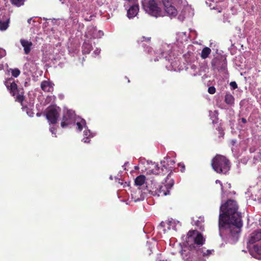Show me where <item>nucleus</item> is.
<instances>
[{
	"instance_id": "1",
	"label": "nucleus",
	"mask_w": 261,
	"mask_h": 261,
	"mask_svg": "<svg viewBox=\"0 0 261 261\" xmlns=\"http://www.w3.org/2000/svg\"><path fill=\"white\" fill-rule=\"evenodd\" d=\"M237 202L228 199L220 206L219 218V227L226 229L233 238H238L243 226L242 216L238 212Z\"/></svg>"
},
{
	"instance_id": "2",
	"label": "nucleus",
	"mask_w": 261,
	"mask_h": 261,
	"mask_svg": "<svg viewBox=\"0 0 261 261\" xmlns=\"http://www.w3.org/2000/svg\"><path fill=\"white\" fill-rule=\"evenodd\" d=\"M211 165L214 170L219 174H226L230 168L229 160L220 154H217L212 159Z\"/></svg>"
},
{
	"instance_id": "3",
	"label": "nucleus",
	"mask_w": 261,
	"mask_h": 261,
	"mask_svg": "<svg viewBox=\"0 0 261 261\" xmlns=\"http://www.w3.org/2000/svg\"><path fill=\"white\" fill-rule=\"evenodd\" d=\"M5 85L10 91L11 95L15 97V101L20 103L21 105L23 107V102L25 97L23 88H18L12 78H10L6 81Z\"/></svg>"
},
{
	"instance_id": "4",
	"label": "nucleus",
	"mask_w": 261,
	"mask_h": 261,
	"mask_svg": "<svg viewBox=\"0 0 261 261\" xmlns=\"http://www.w3.org/2000/svg\"><path fill=\"white\" fill-rule=\"evenodd\" d=\"M174 182L172 178H171V175L168 174L165 182L161 185H158L155 188L149 189L147 186L148 190L153 195H157L158 196H164L168 195L170 193V190L174 185Z\"/></svg>"
},
{
	"instance_id": "5",
	"label": "nucleus",
	"mask_w": 261,
	"mask_h": 261,
	"mask_svg": "<svg viewBox=\"0 0 261 261\" xmlns=\"http://www.w3.org/2000/svg\"><path fill=\"white\" fill-rule=\"evenodd\" d=\"M199 251L194 245H190L182 250V259L184 261H197L199 258Z\"/></svg>"
},
{
	"instance_id": "6",
	"label": "nucleus",
	"mask_w": 261,
	"mask_h": 261,
	"mask_svg": "<svg viewBox=\"0 0 261 261\" xmlns=\"http://www.w3.org/2000/svg\"><path fill=\"white\" fill-rule=\"evenodd\" d=\"M186 241L188 244L193 242L194 243L191 245H194L197 249H199L198 248V246H201L203 245L205 239L200 232L196 230H192L188 232Z\"/></svg>"
},
{
	"instance_id": "7",
	"label": "nucleus",
	"mask_w": 261,
	"mask_h": 261,
	"mask_svg": "<svg viewBox=\"0 0 261 261\" xmlns=\"http://www.w3.org/2000/svg\"><path fill=\"white\" fill-rule=\"evenodd\" d=\"M144 10L151 16L158 17L162 16V9L154 0H151L143 3Z\"/></svg>"
},
{
	"instance_id": "8",
	"label": "nucleus",
	"mask_w": 261,
	"mask_h": 261,
	"mask_svg": "<svg viewBox=\"0 0 261 261\" xmlns=\"http://www.w3.org/2000/svg\"><path fill=\"white\" fill-rule=\"evenodd\" d=\"M59 117L58 109L54 106L48 107L46 111V117L48 122L53 124L57 123Z\"/></svg>"
},
{
	"instance_id": "9",
	"label": "nucleus",
	"mask_w": 261,
	"mask_h": 261,
	"mask_svg": "<svg viewBox=\"0 0 261 261\" xmlns=\"http://www.w3.org/2000/svg\"><path fill=\"white\" fill-rule=\"evenodd\" d=\"M74 122V115L72 111L67 110L66 112L64 113L61 123V126L62 128H65Z\"/></svg>"
},
{
	"instance_id": "10",
	"label": "nucleus",
	"mask_w": 261,
	"mask_h": 261,
	"mask_svg": "<svg viewBox=\"0 0 261 261\" xmlns=\"http://www.w3.org/2000/svg\"><path fill=\"white\" fill-rule=\"evenodd\" d=\"M151 172L153 174H163L169 172L168 174L171 175V178H172V170L170 167L167 165H161L159 166L158 164L154 165V168L151 169Z\"/></svg>"
},
{
	"instance_id": "11",
	"label": "nucleus",
	"mask_w": 261,
	"mask_h": 261,
	"mask_svg": "<svg viewBox=\"0 0 261 261\" xmlns=\"http://www.w3.org/2000/svg\"><path fill=\"white\" fill-rule=\"evenodd\" d=\"M163 4L164 7L165 12L172 16H175L177 14V10L172 5L170 0H163Z\"/></svg>"
},
{
	"instance_id": "12",
	"label": "nucleus",
	"mask_w": 261,
	"mask_h": 261,
	"mask_svg": "<svg viewBox=\"0 0 261 261\" xmlns=\"http://www.w3.org/2000/svg\"><path fill=\"white\" fill-rule=\"evenodd\" d=\"M261 240V230H256L250 234L248 243L253 244Z\"/></svg>"
},
{
	"instance_id": "13",
	"label": "nucleus",
	"mask_w": 261,
	"mask_h": 261,
	"mask_svg": "<svg viewBox=\"0 0 261 261\" xmlns=\"http://www.w3.org/2000/svg\"><path fill=\"white\" fill-rule=\"evenodd\" d=\"M54 84L48 81H43L41 82L40 87L45 92H50L53 91Z\"/></svg>"
},
{
	"instance_id": "14",
	"label": "nucleus",
	"mask_w": 261,
	"mask_h": 261,
	"mask_svg": "<svg viewBox=\"0 0 261 261\" xmlns=\"http://www.w3.org/2000/svg\"><path fill=\"white\" fill-rule=\"evenodd\" d=\"M20 43L23 47L24 54L28 55L31 51V47L33 45L32 42L27 40L21 39Z\"/></svg>"
},
{
	"instance_id": "15",
	"label": "nucleus",
	"mask_w": 261,
	"mask_h": 261,
	"mask_svg": "<svg viewBox=\"0 0 261 261\" xmlns=\"http://www.w3.org/2000/svg\"><path fill=\"white\" fill-rule=\"evenodd\" d=\"M138 4H135L132 5L127 11V16L129 18L134 17L139 12Z\"/></svg>"
},
{
	"instance_id": "16",
	"label": "nucleus",
	"mask_w": 261,
	"mask_h": 261,
	"mask_svg": "<svg viewBox=\"0 0 261 261\" xmlns=\"http://www.w3.org/2000/svg\"><path fill=\"white\" fill-rule=\"evenodd\" d=\"M175 161L171 159L170 157H167L164 159V160L161 162V165H167L171 168L172 170L174 169V166L175 164Z\"/></svg>"
},
{
	"instance_id": "17",
	"label": "nucleus",
	"mask_w": 261,
	"mask_h": 261,
	"mask_svg": "<svg viewBox=\"0 0 261 261\" xmlns=\"http://www.w3.org/2000/svg\"><path fill=\"white\" fill-rule=\"evenodd\" d=\"M216 130L218 132V134L216 133V136H217V137L215 136V140L219 142L223 138L225 133L223 129L220 126H218V127L216 128Z\"/></svg>"
},
{
	"instance_id": "18",
	"label": "nucleus",
	"mask_w": 261,
	"mask_h": 261,
	"mask_svg": "<svg viewBox=\"0 0 261 261\" xmlns=\"http://www.w3.org/2000/svg\"><path fill=\"white\" fill-rule=\"evenodd\" d=\"M92 49V45L87 42H84L82 45V53L83 54H88Z\"/></svg>"
},
{
	"instance_id": "19",
	"label": "nucleus",
	"mask_w": 261,
	"mask_h": 261,
	"mask_svg": "<svg viewBox=\"0 0 261 261\" xmlns=\"http://www.w3.org/2000/svg\"><path fill=\"white\" fill-rule=\"evenodd\" d=\"M173 224V222L172 221H167L165 222H162L159 227L161 229L163 228V230L164 232H166L167 229H166V227L167 228V230L170 229V226L172 225V224Z\"/></svg>"
},
{
	"instance_id": "20",
	"label": "nucleus",
	"mask_w": 261,
	"mask_h": 261,
	"mask_svg": "<svg viewBox=\"0 0 261 261\" xmlns=\"http://www.w3.org/2000/svg\"><path fill=\"white\" fill-rule=\"evenodd\" d=\"M224 101L229 105H233L234 103V98L230 93H226L225 96Z\"/></svg>"
},
{
	"instance_id": "21",
	"label": "nucleus",
	"mask_w": 261,
	"mask_h": 261,
	"mask_svg": "<svg viewBox=\"0 0 261 261\" xmlns=\"http://www.w3.org/2000/svg\"><path fill=\"white\" fill-rule=\"evenodd\" d=\"M211 49L208 47H204L201 53V58L202 59H205L211 53Z\"/></svg>"
},
{
	"instance_id": "22",
	"label": "nucleus",
	"mask_w": 261,
	"mask_h": 261,
	"mask_svg": "<svg viewBox=\"0 0 261 261\" xmlns=\"http://www.w3.org/2000/svg\"><path fill=\"white\" fill-rule=\"evenodd\" d=\"M145 176L143 175H140L137 176L135 179V184L139 186L143 185L145 182Z\"/></svg>"
},
{
	"instance_id": "23",
	"label": "nucleus",
	"mask_w": 261,
	"mask_h": 261,
	"mask_svg": "<svg viewBox=\"0 0 261 261\" xmlns=\"http://www.w3.org/2000/svg\"><path fill=\"white\" fill-rule=\"evenodd\" d=\"M10 22L9 19H7L6 20H0V30L1 31H5L9 27Z\"/></svg>"
},
{
	"instance_id": "24",
	"label": "nucleus",
	"mask_w": 261,
	"mask_h": 261,
	"mask_svg": "<svg viewBox=\"0 0 261 261\" xmlns=\"http://www.w3.org/2000/svg\"><path fill=\"white\" fill-rule=\"evenodd\" d=\"M198 250L200 251L199 256L202 254L203 256H209L211 254H212V252L213 251V250H206L205 248L199 249H198Z\"/></svg>"
},
{
	"instance_id": "25",
	"label": "nucleus",
	"mask_w": 261,
	"mask_h": 261,
	"mask_svg": "<svg viewBox=\"0 0 261 261\" xmlns=\"http://www.w3.org/2000/svg\"><path fill=\"white\" fill-rule=\"evenodd\" d=\"M11 3L16 7H20L24 5L25 0H10Z\"/></svg>"
},
{
	"instance_id": "26",
	"label": "nucleus",
	"mask_w": 261,
	"mask_h": 261,
	"mask_svg": "<svg viewBox=\"0 0 261 261\" xmlns=\"http://www.w3.org/2000/svg\"><path fill=\"white\" fill-rule=\"evenodd\" d=\"M144 41L149 43L151 41V37L141 36L138 40V43H141Z\"/></svg>"
},
{
	"instance_id": "27",
	"label": "nucleus",
	"mask_w": 261,
	"mask_h": 261,
	"mask_svg": "<svg viewBox=\"0 0 261 261\" xmlns=\"http://www.w3.org/2000/svg\"><path fill=\"white\" fill-rule=\"evenodd\" d=\"M11 70L12 75L14 77H17L19 75V74L20 73V71L18 68H15V69H11Z\"/></svg>"
},
{
	"instance_id": "28",
	"label": "nucleus",
	"mask_w": 261,
	"mask_h": 261,
	"mask_svg": "<svg viewBox=\"0 0 261 261\" xmlns=\"http://www.w3.org/2000/svg\"><path fill=\"white\" fill-rule=\"evenodd\" d=\"M85 124V121L84 120H82L81 122H77L76 123V125L78 129L81 131L82 130L83 128V125Z\"/></svg>"
},
{
	"instance_id": "29",
	"label": "nucleus",
	"mask_w": 261,
	"mask_h": 261,
	"mask_svg": "<svg viewBox=\"0 0 261 261\" xmlns=\"http://www.w3.org/2000/svg\"><path fill=\"white\" fill-rule=\"evenodd\" d=\"M254 250L258 254L261 255V245L259 246L255 245L254 246Z\"/></svg>"
},
{
	"instance_id": "30",
	"label": "nucleus",
	"mask_w": 261,
	"mask_h": 261,
	"mask_svg": "<svg viewBox=\"0 0 261 261\" xmlns=\"http://www.w3.org/2000/svg\"><path fill=\"white\" fill-rule=\"evenodd\" d=\"M178 167L180 168V171L181 172H184L186 170V168H185V166L184 164L180 163L178 164Z\"/></svg>"
},
{
	"instance_id": "31",
	"label": "nucleus",
	"mask_w": 261,
	"mask_h": 261,
	"mask_svg": "<svg viewBox=\"0 0 261 261\" xmlns=\"http://www.w3.org/2000/svg\"><path fill=\"white\" fill-rule=\"evenodd\" d=\"M208 92L210 94H213L216 92V89L214 86L210 87L208 88Z\"/></svg>"
},
{
	"instance_id": "32",
	"label": "nucleus",
	"mask_w": 261,
	"mask_h": 261,
	"mask_svg": "<svg viewBox=\"0 0 261 261\" xmlns=\"http://www.w3.org/2000/svg\"><path fill=\"white\" fill-rule=\"evenodd\" d=\"M6 55V50L0 48V59L5 57Z\"/></svg>"
},
{
	"instance_id": "33",
	"label": "nucleus",
	"mask_w": 261,
	"mask_h": 261,
	"mask_svg": "<svg viewBox=\"0 0 261 261\" xmlns=\"http://www.w3.org/2000/svg\"><path fill=\"white\" fill-rule=\"evenodd\" d=\"M226 69H227V63L226 62H224L221 65L219 70H221V71H225L226 70Z\"/></svg>"
},
{
	"instance_id": "34",
	"label": "nucleus",
	"mask_w": 261,
	"mask_h": 261,
	"mask_svg": "<svg viewBox=\"0 0 261 261\" xmlns=\"http://www.w3.org/2000/svg\"><path fill=\"white\" fill-rule=\"evenodd\" d=\"M230 86L233 89H236L238 88L237 84L236 82H231Z\"/></svg>"
},
{
	"instance_id": "35",
	"label": "nucleus",
	"mask_w": 261,
	"mask_h": 261,
	"mask_svg": "<svg viewBox=\"0 0 261 261\" xmlns=\"http://www.w3.org/2000/svg\"><path fill=\"white\" fill-rule=\"evenodd\" d=\"M216 184H219L220 185V187H221V191H222V193H224V191H223V185H222V183L221 182V181L219 180H216Z\"/></svg>"
},
{
	"instance_id": "36",
	"label": "nucleus",
	"mask_w": 261,
	"mask_h": 261,
	"mask_svg": "<svg viewBox=\"0 0 261 261\" xmlns=\"http://www.w3.org/2000/svg\"><path fill=\"white\" fill-rule=\"evenodd\" d=\"M49 130H50V132L52 133V134H54L55 137H56V129L54 127H51L49 128Z\"/></svg>"
},
{
	"instance_id": "37",
	"label": "nucleus",
	"mask_w": 261,
	"mask_h": 261,
	"mask_svg": "<svg viewBox=\"0 0 261 261\" xmlns=\"http://www.w3.org/2000/svg\"><path fill=\"white\" fill-rule=\"evenodd\" d=\"M83 141L85 143H89L90 141V139L88 137H86L83 138Z\"/></svg>"
},
{
	"instance_id": "38",
	"label": "nucleus",
	"mask_w": 261,
	"mask_h": 261,
	"mask_svg": "<svg viewBox=\"0 0 261 261\" xmlns=\"http://www.w3.org/2000/svg\"><path fill=\"white\" fill-rule=\"evenodd\" d=\"M241 122H243V123H246L247 122L246 119L244 118H242L241 119Z\"/></svg>"
},
{
	"instance_id": "39",
	"label": "nucleus",
	"mask_w": 261,
	"mask_h": 261,
	"mask_svg": "<svg viewBox=\"0 0 261 261\" xmlns=\"http://www.w3.org/2000/svg\"><path fill=\"white\" fill-rule=\"evenodd\" d=\"M195 225L197 226H199L200 228H201V226H200V221L199 220H197L196 222H195Z\"/></svg>"
},
{
	"instance_id": "40",
	"label": "nucleus",
	"mask_w": 261,
	"mask_h": 261,
	"mask_svg": "<svg viewBox=\"0 0 261 261\" xmlns=\"http://www.w3.org/2000/svg\"><path fill=\"white\" fill-rule=\"evenodd\" d=\"M31 20H32V18H30L28 20V22L29 23H31Z\"/></svg>"
},
{
	"instance_id": "41",
	"label": "nucleus",
	"mask_w": 261,
	"mask_h": 261,
	"mask_svg": "<svg viewBox=\"0 0 261 261\" xmlns=\"http://www.w3.org/2000/svg\"><path fill=\"white\" fill-rule=\"evenodd\" d=\"M84 134L85 136H87L88 135L87 132L84 131Z\"/></svg>"
},
{
	"instance_id": "42",
	"label": "nucleus",
	"mask_w": 261,
	"mask_h": 261,
	"mask_svg": "<svg viewBox=\"0 0 261 261\" xmlns=\"http://www.w3.org/2000/svg\"><path fill=\"white\" fill-rule=\"evenodd\" d=\"M3 65H0V70H2L3 69Z\"/></svg>"
}]
</instances>
